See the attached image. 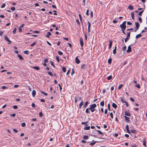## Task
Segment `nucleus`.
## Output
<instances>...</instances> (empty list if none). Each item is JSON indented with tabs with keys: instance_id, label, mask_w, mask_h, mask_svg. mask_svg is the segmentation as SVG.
Masks as SVG:
<instances>
[{
	"instance_id": "f257e3e1",
	"label": "nucleus",
	"mask_w": 147,
	"mask_h": 147,
	"mask_svg": "<svg viewBox=\"0 0 147 147\" xmlns=\"http://www.w3.org/2000/svg\"><path fill=\"white\" fill-rule=\"evenodd\" d=\"M126 21L124 22L122 24L120 25V27L121 29L125 30L126 28Z\"/></svg>"
},
{
	"instance_id": "f03ea898",
	"label": "nucleus",
	"mask_w": 147,
	"mask_h": 147,
	"mask_svg": "<svg viewBox=\"0 0 147 147\" xmlns=\"http://www.w3.org/2000/svg\"><path fill=\"white\" fill-rule=\"evenodd\" d=\"M88 32L89 33L90 31V27L91 26V23L89 21H88Z\"/></svg>"
},
{
	"instance_id": "7ed1b4c3",
	"label": "nucleus",
	"mask_w": 147,
	"mask_h": 147,
	"mask_svg": "<svg viewBox=\"0 0 147 147\" xmlns=\"http://www.w3.org/2000/svg\"><path fill=\"white\" fill-rule=\"evenodd\" d=\"M131 51V47L130 46H129L128 47V49L126 51L127 53L130 52Z\"/></svg>"
},
{
	"instance_id": "20e7f679",
	"label": "nucleus",
	"mask_w": 147,
	"mask_h": 147,
	"mask_svg": "<svg viewBox=\"0 0 147 147\" xmlns=\"http://www.w3.org/2000/svg\"><path fill=\"white\" fill-rule=\"evenodd\" d=\"M80 60L77 57H76L75 58V62L77 64H79L80 63Z\"/></svg>"
},
{
	"instance_id": "39448f33",
	"label": "nucleus",
	"mask_w": 147,
	"mask_h": 147,
	"mask_svg": "<svg viewBox=\"0 0 147 147\" xmlns=\"http://www.w3.org/2000/svg\"><path fill=\"white\" fill-rule=\"evenodd\" d=\"M80 43L81 46L83 47V41L82 39L81 38L80 39Z\"/></svg>"
},
{
	"instance_id": "423d86ee",
	"label": "nucleus",
	"mask_w": 147,
	"mask_h": 147,
	"mask_svg": "<svg viewBox=\"0 0 147 147\" xmlns=\"http://www.w3.org/2000/svg\"><path fill=\"white\" fill-rule=\"evenodd\" d=\"M125 119V121L127 122H128L129 121L130 118L129 117H127L126 116H124Z\"/></svg>"
},
{
	"instance_id": "0eeeda50",
	"label": "nucleus",
	"mask_w": 147,
	"mask_h": 147,
	"mask_svg": "<svg viewBox=\"0 0 147 147\" xmlns=\"http://www.w3.org/2000/svg\"><path fill=\"white\" fill-rule=\"evenodd\" d=\"M83 102L82 100V101L79 105V109H81V108L82 106L83 105Z\"/></svg>"
},
{
	"instance_id": "6e6552de",
	"label": "nucleus",
	"mask_w": 147,
	"mask_h": 147,
	"mask_svg": "<svg viewBox=\"0 0 147 147\" xmlns=\"http://www.w3.org/2000/svg\"><path fill=\"white\" fill-rule=\"evenodd\" d=\"M109 49H110L111 47L113 42L111 40H109Z\"/></svg>"
},
{
	"instance_id": "1a4fd4ad",
	"label": "nucleus",
	"mask_w": 147,
	"mask_h": 147,
	"mask_svg": "<svg viewBox=\"0 0 147 147\" xmlns=\"http://www.w3.org/2000/svg\"><path fill=\"white\" fill-rule=\"evenodd\" d=\"M125 115L128 116H130L131 114L130 113L126 111H125Z\"/></svg>"
},
{
	"instance_id": "9d476101",
	"label": "nucleus",
	"mask_w": 147,
	"mask_h": 147,
	"mask_svg": "<svg viewBox=\"0 0 147 147\" xmlns=\"http://www.w3.org/2000/svg\"><path fill=\"white\" fill-rule=\"evenodd\" d=\"M96 107V105L95 104H92L90 105V108H94Z\"/></svg>"
},
{
	"instance_id": "9b49d317",
	"label": "nucleus",
	"mask_w": 147,
	"mask_h": 147,
	"mask_svg": "<svg viewBox=\"0 0 147 147\" xmlns=\"http://www.w3.org/2000/svg\"><path fill=\"white\" fill-rule=\"evenodd\" d=\"M135 25L136 27L138 29L140 26L139 23L138 22H135Z\"/></svg>"
},
{
	"instance_id": "f8f14e48",
	"label": "nucleus",
	"mask_w": 147,
	"mask_h": 147,
	"mask_svg": "<svg viewBox=\"0 0 147 147\" xmlns=\"http://www.w3.org/2000/svg\"><path fill=\"white\" fill-rule=\"evenodd\" d=\"M128 8L131 10H133L134 9V7L131 5H129L128 7Z\"/></svg>"
},
{
	"instance_id": "ddd939ff",
	"label": "nucleus",
	"mask_w": 147,
	"mask_h": 147,
	"mask_svg": "<svg viewBox=\"0 0 147 147\" xmlns=\"http://www.w3.org/2000/svg\"><path fill=\"white\" fill-rule=\"evenodd\" d=\"M32 94L33 97H34L36 94V92L35 90H33L32 92Z\"/></svg>"
},
{
	"instance_id": "4468645a",
	"label": "nucleus",
	"mask_w": 147,
	"mask_h": 147,
	"mask_svg": "<svg viewBox=\"0 0 147 147\" xmlns=\"http://www.w3.org/2000/svg\"><path fill=\"white\" fill-rule=\"evenodd\" d=\"M117 47L115 46L114 49L113 50V54H115L116 53Z\"/></svg>"
},
{
	"instance_id": "2eb2a0df",
	"label": "nucleus",
	"mask_w": 147,
	"mask_h": 147,
	"mask_svg": "<svg viewBox=\"0 0 147 147\" xmlns=\"http://www.w3.org/2000/svg\"><path fill=\"white\" fill-rule=\"evenodd\" d=\"M51 34L50 32H47V34L46 36L47 37L49 38L50 37L49 36L50 35H51Z\"/></svg>"
},
{
	"instance_id": "dca6fc26",
	"label": "nucleus",
	"mask_w": 147,
	"mask_h": 147,
	"mask_svg": "<svg viewBox=\"0 0 147 147\" xmlns=\"http://www.w3.org/2000/svg\"><path fill=\"white\" fill-rule=\"evenodd\" d=\"M86 68V65L84 64L82 65L81 66V68L82 69H84Z\"/></svg>"
},
{
	"instance_id": "f3484780",
	"label": "nucleus",
	"mask_w": 147,
	"mask_h": 147,
	"mask_svg": "<svg viewBox=\"0 0 147 147\" xmlns=\"http://www.w3.org/2000/svg\"><path fill=\"white\" fill-rule=\"evenodd\" d=\"M112 106L115 109H116L117 108V105L115 103H113L112 104Z\"/></svg>"
},
{
	"instance_id": "a211bd4d",
	"label": "nucleus",
	"mask_w": 147,
	"mask_h": 147,
	"mask_svg": "<svg viewBox=\"0 0 147 147\" xmlns=\"http://www.w3.org/2000/svg\"><path fill=\"white\" fill-rule=\"evenodd\" d=\"M142 36V35L141 34H138L136 36V38L137 39L139 38L140 37Z\"/></svg>"
},
{
	"instance_id": "6ab92c4d",
	"label": "nucleus",
	"mask_w": 147,
	"mask_h": 147,
	"mask_svg": "<svg viewBox=\"0 0 147 147\" xmlns=\"http://www.w3.org/2000/svg\"><path fill=\"white\" fill-rule=\"evenodd\" d=\"M89 110H90L91 111V112H94L96 110L94 108H91L89 107Z\"/></svg>"
},
{
	"instance_id": "aec40b11",
	"label": "nucleus",
	"mask_w": 147,
	"mask_h": 147,
	"mask_svg": "<svg viewBox=\"0 0 147 147\" xmlns=\"http://www.w3.org/2000/svg\"><path fill=\"white\" fill-rule=\"evenodd\" d=\"M18 56L20 60H23L24 59L23 57L20 54H18Z\"/></svg>"
},
{
	"instance_id": "412c9836",
	"label": "nucleus",
	"mask_w": 147,
	"mask_h": 147,
	"mask_svg": "<svg viewBox=\"0 0 147 147\" xmlns=\"http://www.w3.org/2000/svg\"><path fill=\"white\" fill-rule=\"evenodd\" d=\"M33 69H36L37 70H39L40 69V68L38 66H34L33 67Z\"/></svg>"
},
{
	"instance_id": "4be33fe9",
	"label": "nucleus",
	"mask_w": 147,
	"mask_h": 147,
	"mask_svg": "<svg viewBox=\"0 0 147 147\" xmlns=\"http://www.w3.org/2000/svg\"><path fill=\"white\" fill-rule=\"evenodd\" d=\"M131 18H132V19L133 20H134V13L133 12H132L131 13Z\"/></svg>"
},
{
	"instance_id": "5701e85b",
	"label": "nucleus",
	"mask_w": 147,
	"mask_h": 147,
	"mask_svg": "<svg viewBox=\"0 0 147 147\" xmlns=\"http://www.w3.org/2000/svg\"><path fill=\"white\" fill-rule=\"evenodd\" d=\"M92 141H94V140H93ZM96 141H94V142L90 143V145L91 146H93L96 143Z\"/></svg>"
},
{
	"instance_id": "b1692460",
	"label": "nucleus",
	"mask_w": 147,
	"mask_h": 147,
	"mask_svg": "<svg viewBox=\"0 0 147 147\" xmlns=\"http://www.w3.org/2000/svg\"><path fill=\"white\" fill-rule=\"evenodd\" d=\"M78 96H76L75 98V102L76 103L77 102L78 100Z\"/></svg>"
},
{
	"instance_id": "393cba45",
	"label": "nucleus",
	"mask_w": 147,
	"mask_h": 147,
	"mask_svg": "<svg viewBox=\"0 0 147 147\" xmlns=\"http://www.w3.org/2000/svg\"><path fill=\"white\" fill-rule=\"evenodd\" d=\"M96 131L98 132V134H100L102 135H103V133L102 132H101L100 130H96Z\"/></svg>"
},
{
	"instance_id": "a878e982",
	"label": "nucleus",
	"mask_w": 147,
	"mask_h": 147,
	"mask_svg": "<svg viewBox=\"0 0 147 147\" xmlns=\"http://www.w3.org/2000/svg\"><path fill=\"white\" fill-rule=\"evenodd\" d=\"M88 102H87V101L86 102H85V103H84V108H85L88 105Z\"/></svg>"
},
{
	"instance_id": "bb28decb",
	"label": "nucleus",
	"mask_w": 147,
	"mask_h": 147,
	"mask_svg": "<svg viewBox=\"0 0 147 147\" xmlns=\"http://www.w3.org/2000/svg\"><path fill=\"white\" fill-rule=\"evenodd\" d=\"M100 105L102 106H104V100L101 101L100 103Z\"/></svg>"
},
{
	"instance_id": "cd10ccee",
	"label": "nucleus",
	"mask_w": 147,
	"mask_h": 147,
	"mask_svg": "<svg viewBox=\"0 0 147 147\" xmlns=\"http://www.w3.org/2000/svg\"><path fill=\"white\" fill-rule=\"evenodd\" d=\"M143 145L146 147V140L145 139H144V140L143 141Z\"/></svg>"
},
{
	"instance_id": "c85d7f7f",
	"label": "nucleus",
	"mask_w": 147,
	"mask_h": 147,
	"mask_svg": "<svg viewBox=\"0 0 147 147\" xmlns=\"http://www.w3.org/2000/svg\"><path fill=\"white\" fill-rule=\"evenodd\" d=\"M79 17H80V22H81V23L82 24H83L82 20V17H81V15L80 14H79Z\"/></svg>"
},
{
	"instance_id": "c756f323",
	"label": "nucleus",
	"mask_w": 147,
	"mask_h": 147,
	"mask_svg": "<svg viewBox=\"0 0 147 147\" xmlns=\"http://www.w3.org/2000/svg\"><path fill=\"white\" fill-rule=\"evenodd\" d=\"M130 32H127V38H129V37H130Z\"/></svg>"
},
{
	"instance_id": "7c9ffc66",
	"label": "nucleus",
	"mask_w": 147,
	"mask_h": 147,
	"mask_svg": "<svg viewBox=\"0 0 147 147\" xmlns=\"http://www.w3.org/2000/svg\"><path fill=\"white\" fill-rule=\"evenodd\" d=\"M112 78V76H109L107 77V79L108 80H111Z\"/></svg>"
},
{
	"instance_id": "2f4dec72",
	"label": "nucleus",
	"mask_w": 147,
	"mask_h": 147,
	"mask_svg": "<svg viewBox=\"0 0 147 147\" xmlns=\"http://www.w3.org/2000/svg\"><path fill=\"white\" fill-rule=\"evenodd\" d=\"M88 138V136H84L83 137V139L84 140H87Z\"/></svg>"
},
{
	"instance_id": "473e14b6",
	"label": "nucleus",
	"mask_w": 147,
	"mask_h": 147,
	"mask_svg": "<svg viewBox=\"0 0 147 147\" xmlns=\"http://www.w3.org/2000/svg\"><path fill=\"white\" fill-rule=\"evenodd\" d=\"M89 108H87V109H86V111H85V112L86 113H89Z\"/></svg>"
},
{
	"instance_id": "72a5a7b5",
	"label": "nucleus",
	"mask_w": 147,
	"mask_h": 147,
	"mask_svg": "<svg viewBox=\"0 0 147 147\" xmlns=\"http://www.w3.org/2000/svg\"><path fill=\"white\" fill-rule=\"evenodd\" d=\"M84 129H86V130H89L90 129V126H87V127H84Z\"/></svg>"
},
{
	"instance_id": "f704fd0d",
	"label": "nucleus",
	"mask_w": 147,
	"mask_h": 147,
	"mask_svg": "<svg viewBox=\"0 0 147 147\" xmlns=\"http://www.w3.org/2000/svg\"><path fill=\"white\" fill-rule=\"evenodd\" d=\"M41 92L42 93V94H44L45 96H47L48 95L47 93L45 92L44 91H41Z\"/></svg>"
},
{
	"instance_id": "c9c22d12",
	"label": "nucleus",
	"mask_w": 147,
	"mask_h": 147,
	"mask_svg": "<svg viewBox=\"0 0 147 147\" xmlns=\"http://www.w3.org/2000/svg\"><path fill=\"white\" fill-rule=\"evenodd\" d=\"M56 59L58 62H59L60 60L59 57L58 56H57L56 57Z\"/></svg>"
},
{
	"instance_id": "e433bc0d",
	"label": "nucleus",
	"mask_w": 147,
	"mask_h": 147,
	"mask_svg": "<svg viewBox=\"0 0 147 147\" xmlns=\"http://www.w3.org/2000/svg\"><path fill=\"white\" fill-rule=\"evenodd\" d=\"M62 70L64 72H65L66 71V68L64 67H62Z\"/></svg>"
},
{
	"instance_id": "4c0bfd02",
	"label": "nucleus",
	"mask_w": 147,
	"mask_h": 147,
	"mask_svg": "<svg viewBox=\"0 0 147 147\" xmlns=\"http://www.w3.org/2000/svg\"><path fill=\"white\" fill-rule=\"evenodd\" d=\"M135 86L138 88H140V86L139 84H137L135 85Z\"/></svg>"
},
{
	"instance_id": "58836bf2",
	"label": "nucleus",
	"mask_w": 147,
	"mask_h": 147,
	"mask_svg": "<svg viewBox=\"0 0 147 147\" xmlns=\"http://www.w3.org/2000/svg\"><path fill=\"white\" fill-rule=\"evenodd\" d=\"M130 131L131 133H135L136 132V131L135 129L131 130Z\"/></svg>"
},
{
	"instance_id": "ea45409f",
	"label": "nucleus",
	"mask_w": 147,
	"mask_h": 147,
	"mask_svg": "<svg viewBox=\"0 0 147 147\" xmlns=\"http://www.w3.org/2000/svg\"><path fill=\"white\" fill-rule=\"evenodd\" d=\"M144 12V11H142L138 13V15L140 16H141L142 15V14L143 13V12Z\"/></svg>"
},
{
	"instance_id": "a19ab883",
	"label": "nucleus",
	"mask_w": 147,
	"mask_h": 147,
	"mask_svg": "<svg viewBox=\"0 0 147 147\" xmlns=\"http://www.w3.org/2000/svg\"><path fill=\"white\" fill-rule=\"evenodd\" d=\"M23 52L24 53L27 54V55H28L29 54V52L28 51H24Z\"/></svg>"
},
{
	"instance_id": "79ce46f5",
	"label": "nucleus",
	"mask_w": 147,
	"mask_h": 147,
	"mask_svg": "<svg viewBox=\"0 0 147 147\" xmlns=\"http://www.w3.org/2000/svg\"><path fill=\"white\" fill-rule=\"evenodd\" d=\"M48 74L50 75L51 76H53V74H52V72L50 71H49L48 72Z\"/></svg>"
},
{
	"instance_id": "37998d69",
	"label": "nucleus",
	"mask_w": 147,
	"mask_h": 147,
	"mask_svg": "<svg viewBox=\"0 0 147 147\" xmlns=\"http://www.w3.org/2000/svg\"><path fill=\"white\" fill-rule=\"evenodd\" d=\"M4 39H5L7 41L8 40H9V38H8V37L6 36L5 35V36H4Z\"/></svg>"
},
{
	"instance_id": "c03bdc74",
	"label": "nucleus",
	"mask_w": 147,
	"mask_h": 147,
	"mask_svg": "<svg viewBox=\"0 0 147 147\" xmlns=\"http://www.w3.org/2000/svg\"><path fill=\"white\" fill-rule=\"evenodd\" d=\"M121 101L123 103H125L126 102L123 98H122L121 99Z\"/></svg>"
},
{
	"instance_id": "a18cd8bd",
	"label": "nucleus",
	"mask_w": 147,
	"mask_h": 147,
	"mask_svg": "<svg viewBox=\"0 0 147 147\" xmlns=\"http://www.w3.org/2000/svg\"><path fill=\"white\" fill-rule=\"evenodd\" d=\"M126 48H127L126 47V46H125L122 48V50L123 51H125V50H126Z\"/></svg>"
},
{
	"instance_id": "49530a36",
	"label": "nucleus",
	"mask_w": 147,
	"mask_h": 147,
	"mask_svg": "<svg viewBox=\"0 0 147 147\" xmlns=\"http://www.w3.org/2000/svg\"><path fill=\"white\" fill-rule=\"evenodd\" d=\"M5 5H6L5 4V3H3L1 6V8H4L5 7Z\"/></svg>"
},
{
	"instance_id": "de8ad7c7",
	"label": "nucleus",
	"mask_w": 147,
	"mask_h": 147,
	"mask_svg": "<svg viewBox=\"0 0 147 147\" xmlns=\"http://www.w3.org/2000/svg\"><path fill=\"white\" fill-rule=\"evenodd\" d=\"M129 38L126 37V38L125 39V42H126L129 39Z\"/></svg>"
},
{
	"instance_id": "09e8293b",
	"label": "nucleus",
	"mask_w": 147,
	"mask_h": 147,
	"mask_svg": "<svg viewBox=\"0 0 147 147\" xmlns=\"http://www.w3.org/2000/svg\"><path fill=\"white\" fill-rule=\"evenodd\" d=\"M123 86V84L120 85L118 87V89H119V90L121 88V87H122Z\"/></svg>"
},
{
	"instance_id": "8fccbe9b",
	"label": "nucleus",
	"mask_w": 147,
	"mask_h": 147,
	"mask_svg": "<svg viewBox=\"0 0 147 147\" xmlns=\"http://www.w3.org/2000/svg\"><path fill=\"white\" fill-rule=\"evenodd\" d=\"M36 44V42H34L33 43L31 44L30 46L31 47L34 46Z\"/></svg>"
},
{
	"instance_id": "3c124183",
	"label": "nucleus",
	"mask_w": 147,
	"mask_h": 147,
	"mask_svg": "<svg viewBox=\"0 0 147 147\" xmlns=\"http://www.w3.org/2000/svg\"><path fill=\"white\" fill-rule=\"evenodd\" d=\"M76 22L79 25H80V22L79 20L78 19L76 20Z\"/></svg>"
},
{
	"instance_id": "603ef678",
	"label": "nucleus",
	"mask_w": 147,
	"mask_h": 147,
	"mask_svg": "<svg viewBox=\"0 0 147 147\" xmlns=\"http://www.w3.org/2000/svg\"><path fill=\"white\" fill-rule=\"evenodd\" d=\"M16 28H15L13 30V33L14 34H15L16 32Z\"/></svg>"
},
{
	"instance_id": "864d4df0",
	"label": "nucleus",
	"mask_w": 147,
	"mask_h": 147,
	"mask_svg": "<svg viewBox=\"0 0 147 147\" xmlns=\"http://www.w3.org/2000/svg\"><path fill=\"white\" fill-rule=\"evenodd\" d=\"M21 125L22 127H24L26 126V123H22Z\"/></svg>"
},
{
	"instance_id": "5fc2aeb1",
	"label": "nucleus",
	"mask_w": 147,
	"mask_h": 147,
	"mask_svg": "<svg viewBox=\"0 0 147 147\" xmlns=\"http://www.w3.org/2000/svg\"><path fill=\"white\" fill-rule=\"evenodd\" d=\"M42 113L41 112H40L39 113V116L40 117H42Z\"/></svg>"
},
{
	"instance_id": "6e6d98bb",
	"label": "nucleus",
	"mask_w": 147,
	"mask_h": 147,
	"mask_svg": "<svg viewBox=\"0 0 147 147\" xmlns=\"http://www.w3.org/2000/svg\"><path fill=\"white\" fill-rule=\"evenodd\" d=\"M2 88L3 89H7L8 88V87H6L5 86H3L2 87Z\"/></svg>"
},
{
	"instance_id": "4d7b16f0",
	"label": "nucleus",
	"mask_w": 147,
	"mask_h": 147,
	"mask_svg": "<svg viewBox=\"0 0 147 147\" xmlns=\"http://www.w3.org/2000/svg\"><path fill=\"white\" fill-rule=\"evenodd\" d=\"M138 20H139V22L140 23H142V19L141 18L139 17V18H138Z\"/></svg>"
},
{
	"instance_id": "13d9d810",
	"label": "nucleus",
	"mask_w": 147,
	"mask_h": 147,
	"mask_svg": "<svg viewBox=\"0 0 147 147\" xmlns=\"http://www.w3.org/2000/svg\"><path fill=\"white\" fill-rule=\"evenodd\" d=\"M110 115L111 116V117L112 119H113V114L112 113H111L110 114Z\"/></svg>"
},
{
	"instance_id": "bf43d9fd",
	"label": "nucleus",
	"mask_w": 147,
	"mask_h": 147,
	"mask_svg": "<svg viewBox=\"0 0 147 147\" xmlns=\"http://www.w3.org/2000/svg\"><path fill=\"white\" fill-rule=\"evenodd\" d=\"M13 108L14 109H16L18 108V107L16 105H14L13 106Z\"/></svg>"
},
{
	"instance_id": "052dcab7",
	"label": "nucleus",
	"mask_w": 147,
	"mask_h": 147,
	"mask_svg": "<svg viewBox=\"0 0 147 147\" xmlns=\"http://www.w3.org/2000/svg\"><path fill=\"white\" fill-rule=\"evenodd\" d=\"M58 54L60 55H62L63 54L62 52L60 51H58Z\"/></svg>"
},
{
	"instance_id": "680f3d73",
	"label": "nucleus",
	"mask_w": 147,
	"mask_h": 147,
	"mask_svg": "<svg viewBox=\"0 0 147 147\" xmlns=\"http://www.w3.org/2000/svg\"><path fill=\"white\" fill-rule=\"evenodd\" d=\"M7 41L8 42V45H10L11 44V41L9 39L8 40H7Z\"/></svg>"
},
{
	"instance_id": "e2e57ef3",
	"label": "nucleus",
	"mask_w": 147,
	"mask_h": 147,
	"mask_svg": "<svg viewBox=\"0 0 147 147\" xmlns=\"http://www.w3.org/2000/svg\"><path fill=\"white\" fill-rule=\"evenodd\" d=\"M11 9L13 11L14 10H15V7H12L11 8Z\"/></svg>"
},
{
	"instance_id": "0e129e2a",
	"label": "nucleus",
	"mask_w": 147,
	"mask_h": 147,
	"mask_svg": "<svg viewBox=\"0 0 147 147\" xmlns=\"http://www.w3.org/2000/svg\"><path fill=\"white\" fill-rule=\"evenodd\" d=\"M48 62V59H45L44 60V63H47Z\"/></svg>"
},
{
	"instance_id": "69168bd1",
	"label": "nucleus",
	"mask_w": 147,
	"mask_h": 147,
	"mask_svg": "<svg viewBox=\"0 0 147 147\" xmlns=\"http://www.w3.org/2000/svg\"><path fill=\"white\" fill-rule=\"evenodd\" d=\"M108 63H109V64H110L111 63V59H109L108 60Z\"/></svg>"
},
{
	"instance_id": "338daca9",
	"label": "nucleus",
	"mask_w": 147,
	"mask_h": 147,
	"mask_svg": "<svg viewBox=\"0 0 147 147\" xmlns=\"http://www.w3.org/2000/svg\"><path fill=\"white\" fill-rule=\"evenodd\" d=\"M130 100L132 102H134L135 101L134 99L132 98H130Z\"/></svg>"
},
{
	"instance_id": "774afa93",
	"label": "nucleus",
	"mask_w": 147,
	"mask_h": 147,
	"mask_svg": "<svg viewBox=\"0 0 147 147\" xmlns=\"http://www.w3.org/2000/svg\"><path fill=\"white\" fill-rule=\"evenodd\" d=\"M18 30L19 32H21L22 31V29L21 28H18Z\"/></svg>"
}]
</instances>
